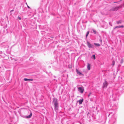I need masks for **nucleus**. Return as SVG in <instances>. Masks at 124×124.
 Returning a JSON list of instances; mask_svg holds the SVG:
<instances>
[{"instance_id":"nucleus-14","label":"nucleus","mask_w":124,"mask_h":124,"mask_svg":"<svg viewBox=\"0 0 124 124\" xmlns=\"http://www.w3.org/2000/svg\"><path fill=\"white\" fill-rule=\"evenodd\" d=\"M89 33V31H88L87 32L86 34V37H87V36H88Z\"/></svg>"},{"instance_id":"nucleus-11","label":"nucleus","mask_w":124,"mask_h":124,"mask_svg":"<svg viewBox=\"0 0 124 124\" xmlns=\"http://www.w3.org/2000/svg\"><path fill=\"white\" fill-rule=\"evenodd\" d=\"M90 64H89V63H88L87 64V69L88 70H89L90 69Z\"/></svg>"},{"instance_id":"nucleus-7","label":"nucleus","mask_w":124,"mask_h":124,"mask_svg":"<svg viewBox=\"0 0 124 124\" xmlns=\"http://www.w3.org/2000/svg\"><path fill=\"white\" fill-rule=\"evenodd\" d=\"M118 8V7H116L113 8L112 9V10L113 11H116L117 10Z\"/></svg>"},{"instance_id":"nucleus-2","label":"nucleus","mask_w":124,"mask_h":124,"mask_svg":"<svg viewBox=\"0 0 124 124\" xmlns=\"http://www.w3.org/2000/svg\"><path fill=\"white\" fill-rule=\"evenodd\" d=\"M78 91L81 93H82L84 91V89L83 87H79L78 88Z\"/></svg>"},{"instance_id":"nucleus-25","label":"nucleus","mask_w":124,"mask_h":124,"mask_svg":"<svg viewBox=\"0 0 124 124\" xmlns=\"http://www.w3.org/2000/svg\"><path fill=\"white\" fill-rule=\"evenodd\" d=\"M115 121H114V123H115Z\"/></svg>"},{"instance_id":"nucleus-15","label":"nucleus","mask_w":124,"mask_h":124,"mask_svg":"<svg viewBox=\"0 0 124 124\" xmlns=\"http://www.w3.org/2000/svg\"><path fill=\"white\" fill-rule=\"evenodd\" d=\"M92 58H93V59L95 60V55H93L92 56Z\"/></svg>"},{"instance_id":"nucleus-18","label":"nucleus","mask_w":124,"mask_h":124,"mask_svg":"<svg viewBox=\"0 0 124 124\" xmlns=\"http://www.w3.org/2000/svg\"><path fill=\"white\" fill-rule=\"evenodd\" d=\"M115 64V62L114 61H113L112 62V65L113 66Z\"/></svg>"},{"instance_id":"nucleus-19","label":"nucleus","mask_w":124,"mask_h":124,"mask_svg":"<svg viewBox=\"0 0 124 124\" xmlns=\"http://www.w3.org/2000/svg\"><path fill=\"white\" fill-rule=\"evenodd\" d=\"M120 28H123L124 27V26L123 25H122L121 26H120Z\"/></svg>"},{"instance_id":"nucleus-17","label":"nucleus","mask_w":124,"mask_h":124,"mask_svg":"<svg viewBox=\"0 0 124 124\" xmlns=\"http://www.w3.org/2000/svg\"><path fill=\"white\" fill-rule=\"evenodd\" d=\"M18 18L19 20H21V17H19V16H18V18Z\"/></svg>"},{"instance_id":"nucleus-5","label":"nucleus","mask_w":124,"mask_h":124,"mask_svg":"<svg viewBox=\"0 0 124 124\" xmlns=\"http://www.w3.org/2000/svg\"><path fill=\"white\" fill-rule=\"evenodd\" d=\"M76 71L77 72V73L79 75H83L77 69H76Z\"/></svg>"},{"instance_id":"nucleus-1","label":"nucleus","mask_w":124,"mask_h":124,"mask_svg":"<svg viewBox=\"0 0 124 124\" xmlns=\"http://www.w3.org/2000/svg\"><path fill=\"white\" fill-rule=\"evenodd\" d=\"M53 100L54 105L55 109H57L58 107V102L57 100L55 98H53Z\"/></svg>"},{"instance_id":"nucleus-4","label":"nucleus","mask_w":124,"mask_h":124,"mask_svg":"<svg viewBox=\"0 0 124 124\" xmlns=\"http://www.w3.org/2000/svg\"><path fill=\"white\" fill-rule=\"evenodd\" d=\"M108 85V83H107L106 81L105 80V82L103 83V87L105 88L107 87Z\"/></svg>"},{"instance_id":"nucleus-12","label":"nucleus","mask_w":124,"mask_h":124,"mask_svg":"<svg viewBox=\"0 0 124 124\" xmlns=\"http://www.w3.org/2000/svg\"><path fill=\"white\" fill-rule=\"evenodd\" d=\"M94 44L95 46H100V45L99 44L94 43Z\"/></svg>"},{"instance_id":"nucleus-24","label":"nucleus","mask_w":124,"mask_h":124,"mask_svg":"<svg viewBox=\"0 0 124 124\" xmlns=\"http://www.w3.org/2000/svg\"><path fill=\"white\" fill-rule=\"evenodd\" d=\"M26 3V5H28L27 4V3Z\"/></svg>"},{"instance_id":"nucleus-3","label":"nucleus","mask_w":124,"mask_h":124,"mask_svg":"<svg viewBox=\"0 0 124 124\" xmlns=\"http://www.w3.org/2000/svg\"><path fill=\"white\" fill-rule=\"evenodd\" d=\"M28 112H30V114L29 115L27 116H25L24 117L26 118H30L32 116V114L31 111L30 110H29L28 111Z\"/></svg>"},{"instance_id":"nucleus-21","label":"nucleus","mask_w":124,"mask_h":124,"mask_svg":"<svg viewBox=\"0 0 124 124\" xmlns=\"http://www.w3.org/2000/svg\"><path fill=\"white\" fill-rule=\"evenodd\" d=\"M27 7H28V8H30V7H29V6L28 5H27Z\"/></svg>"},{"instance_id":"nucleus-26","label":"nucleus","mask_w":124,"mask_h":124,"mask_svg":"<svg viewBox=\"0 0 124 124\" xmlns=\"http://www.w3.org/2000/svg\"><path fill=\"white\" fill-rule=\"evenodd\" d=\"M80 124H81V123H80Z\"/></svg>"},{"instance_id":"nucleus-22","label":"nucleus","mask_w":124,"mask_h":124,"mask_svg":"<svg viewBox=\"0 0 124 124\" xmlns=\"http://www.w3.org/2000/svg\"><path fill=\"white\" fill-rule=\"evenodd\" d=\"M14 11V10L13 9V10H11V11H10V12H13Z\"/></svg>"},{"instance_id":"nucleus-9","label":"nucleus","mask_w":124,"mask_h":124,"mask_svg":"<svg viewBox=\"0 0 124 124\" xmlns=\"http://www.w3.org/2000/svg\"><path fill=\"white\" fill-rule=\"evenodd\" d=\"M83 101V99H80L79 100V101H78V102L79 103V104H81L82 103V102Z\"/></svg>"},{"instance_id":"nucleus-13","label":"nucleus","mask_w":124,"mask_h":124,"mask_svg":"<svg viewBox=\"0 0 124 124\" xmlns=\"http://www.w3.org/2000/svg\"><path fill=\"white\" fill-rule=\"evenodd\" d=\"M93 33L94 34H96L97 32H96V31L94 29H93Z\"/></svg>"},{"instance_id":"nucleus-6","label":"nucleus","mask_w":124,"mask_h":124,"mask_svg":"<svg viewBox=\"0 0 124 124\" xmlns=\"http://www.w3.org/2000/svg\"><path fill=\"white\" fill-rule=\"evenodd\" d=\"M87 45L88 46L89 48H91L93 47V46L89 42H87Z\"/></svg>"},{"instance_id":"nucleus-20","label":"nucleus","mask_w":124,"mask_h":124,"mask_svg":"<svg viewBox=\"0 0 124 124\" xmlns=\"http://www.w3.org/2000/svg\"><path fill=\"white\" fill-rule=\"evenodd\" d=\"M91 93H89L88 95V97H89V96L91 95Z\"/></svg>"},{"instance_id":"nucleus-23","label":"nucleus","mask_w":124,"mask_h":124,"mask_svg":"<svg viewBox=\"0 0 124 124\" xmlns=\"http://www.w3.org/2000/svg\"><path fill=\"white\" fill-rule=\"evenodd\" d=\"M100 41H101V42L102 41V40L101 39H100Z\"/></svg>"},{"instance_id":"nucleus-8","label":"nucleus","mask_w":124,"mask_h":124,"mask_svg":"<svg viewBox=\"0 0 124 124\" xmlns=\"http://www.w3.org/2000/svg\"><path fill=\"white\" fill-rule=\"evenodd\" d=\"M24 80L25 81H32L33 80L32 79H27L26 78H25L24 79Z\"/></svg>"},{"instance_id":"nucleus-10","label":"nucleus","mask_w":124,"mask_h":124,"mask_svg":"<svg viewBox=\"0 0 124 124\" xmlns=\"http://www.w3.org/2000/svg\"><path fill=\"white\" fill-rule=\"evenodd\" d=\"M122 22V20H119L117 21L116 22V23L118 24H119L121 23Z\"/></svg>"},{"instance_id":"nucleus-16","label":"nucleus","mask_w":124,"mask_h":124,"mask_svg":"<svg viewBox=\"0 0 124 124\" xmlns=\"http://www.w3.org/2000/svg\"><path fill=\"white\" fill-rule=\"evenodd\" d=\"M120 28V26H116L114 28V29L116 28Z\"/></svg>"}]
</instances>
